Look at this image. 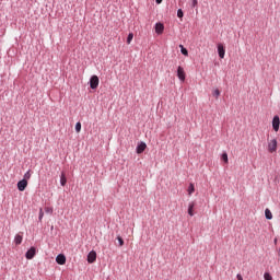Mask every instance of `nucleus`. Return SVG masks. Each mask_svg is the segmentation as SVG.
Returning a JSON list of instances; mask_svg holds the SVG:
<instances>
[{
  "mask_svg": "<svg viewBox=\"0 0 280 280\" xmlns=\"http://www.w3.org/2000/svg\"><path fill=\"white\" fill-rule=\"evenodd\" d=\"M177 78L182 81L185 82V69L183 67L177 68Z\"/></svg>",
  "mask_w": 280,
  "mask_h": 280,
  "instance_id": "9b49d317",
  "label": "nucleus"
},
{
  "mask_svg": "<svg viewBox=\"0 0 280 280\" xmlns=\"http://www.w3.org/2000/svg\"><path fill=\"white\" fill-rule=\"evenodd\" d=\"M212 95L213 97H215L217 100L220 97V90L215 89L213 92H212Z\"/></svg>",
  "mask_w": 280,
  "mask_h": 280,
  "instance_id": "4be33fe9",
  "label": "nucleus"
},
{
  "mask_svg": "<svg viewBox=\"0 0 280 280\" xmlns=\"http://www.w3.org/2000/svg\"><path fill=\"white\" fill-rule=\"evenodd\" d=\"M56 262H57L59 266H65V264H67V256H65V254H59V255H57V257H56Z\"/></svg>",
  "mask_w": 280,
  "mask_h": 280,
  "instance_id": "7ed1b4c3",
  "label": "nucleus"
},
{
  "mask_svg": "<svg viewBox=\"0 0 280 280\" xmlns=\"http://www.w3.org/2000/svg\"><path fill=\"white\" fill-rule=\"evenodd\" d=\"M116 240H118L119 246H124V238L121 236H117Z\"/></svg>",
  "mask_w": 280,
  "mask_h": 280,
  "instance_id": "a878e982",
  "label": "nucleus"
},
{
  "mask_svg": "<svg viewBox=\"0 0 280 280\" xmlns=\"http://www.w3.org/2000/svg\"><path fill=\"white\" fill-rule=\"evenodd\" d=\"M198 5V0H192L191 8H196Z\"/></svg>",
  "mask_w": 280,
  "mask_h": 280,
  "instance_id": "bb28decb",
  "label": "nucleus"
},
{
  "mask_svg": "<svg viewBox=\"0 0 280 280\" xmlns=\"http://www.w3.org/2000/svg\"><path fill=\"white\" fill-rule=\"evenodd\" d=\"M279 126H280V118L279 116H275L272 118V129L275 130V132H279Z\"/></svg>",
  "mask_w": 280,
  "mask_h": 280,
  "instance_id": "0eeeda50",
  "label": "nucleus"
},
{
  "mask_svg": "<svg viewBox=\"0 0 280 280\" xmlns=\"http://www.w3.org/2000/svg\"><path fill=\"white\" fill-rule=\"evenodd\" d=\"M145 148H148V144H145V142L141 141L137 148H136V152L137 154H143V152H145Z\"/></svg>",
  "mask_w": 280,
  "mask_h": 280,
  "instance_id": "423d86ee",
  "label": "nucleus"
},
{
  "mask_svg": "<svg viewBox=\"0 0 280 280\" xmlns=\"http://www.w3.org/2000/svg\"><path fill=\"white\" fill-rule=\"evenodd\" d=\"M236 278H237V280H244V278L240 273H237Z\"/></svg>",
  "mask_w": 280,
  "mask_h": 280,
  "instance_id": "cd10ccee",
  "label": "nucleus"
},
{
  "mask_svg": "<svg viewBox=\"0 0 280 280\" xmlns=\"http://www.w3.org/2000/svg\"><path fill=\"white\" fill-rule=\"evenodd\" d=\"M14 244H15V246H20V244H23V235L16 234L14 236Z\"/></svg>",
  "mask_w": 280,
  "mask_h": 280,
  "instance_id": "f8f14e48",
  "label": "nucleus"
},
{
  "mask_svg": "<svg viewBox=\"0 0 280 280\" xmlns=\"http://www.w3.org/2000/svg\"><path fill=\"white\" fill-rule=\"evenodd\" d=\"M45 217V212H43V209H39V215H38V220L39 222H43V218Z\"/></svg>",
  "mask_w": 280,
  "mask_h": 280,
  "instance_id": "5701e85b",
  "label": "nucleus"
},
{
  "mask_svg": "<svg viewBox=\"0 0 280 280\" xmlns=\"http://www.w3.org/2000/svg\"><path fill=\"white\" fill-rule=\"evenodd\" d=\"M279 256H280V249H279Z\"/></svg>",
  "mask_w": 280,
  "mask_h": 280,
  "instance_id": "7c9ffc66",
  "label": "nucleus"
},
{
  "mask_svg": "<svg viewBox=\"0 0 280 280\" xmlns=\"http://www.w3.org/2000/svg\"><path fill=\"white\" fill-rule=\"evenodd\" d=\"M60 185L61 187H65V185H67V176L65 175V172H62L60 175Z\"/></svg>",
  "mask_w": 280,
  "mask_h": 280,
  "instance_id": "4468645a",
  "label": "nucleus"
},
{
  "mask_svg": "<svg viewBox=\"0 0 280 280\" xmlns=\"http://www.w3.org/2000/svg\"><path fill=\"white\" fill-rule=\"evenodd\" d=\"M47 213H49V208H46Z\"/></svg>",
  "mask_w": 280,
  "mask_h": 280,
  "instance_id": "c756f323",
  "label": "nucleus"
},
{
  "mask_svg": "<svg viewBox=\"0 0 280 280\" xmlns=\"http://www.w3.org/2000/svg\"><path fill=\"white\" fill-rule=\"evenodd\" d=\"M268 151L272 154L273 152H277V139H272L270 142H268Z\"/></svg>",
  "mask_w": 280,
  "mask_h": 280,
  "instance_id": "39448f33",
  "label": "nucleus"
},
{
  "mask_svg": "<svg viewBox=\"0 0 280 280\" xmlns=\"http://www.w3.org/2000/svg\"><path fill=\"white\" fill-rule=\"evenodd\" d=\"M163 32H165V25L161 22L155 23V34L161 35Z\"/></svg>",
  "mask_w": 280,
  "mask_h": 280,
  "instance_id": "6e6552de",
  "label": "nucleus"
},
{
  "mask_svg": "<svg viewBox=\"0 0 280 280\" xmlns=\"http://www.w3.org/2000/svg\"><path fill=\"white\" fill-rule=\"evenodd\" d=\"M26 259H32L33 257H36V247H31L26 253H25Z\"/></svg>",
  "mask_w": 280,
  "mask_h": 280,
  "instance_id": "9d476101",
  "label": "nucleus"
},
{
  "mask_svg": "<svg viewBox=\"0 0 280 280\" xmlns=\"http://www.w3.org/2000/svg\"><path fill=\"white\" fill-rule=\"evenodd\" d=\"M265 218L266 220H272V212L270 211V209L265 210Z\"/></svg>",
  "mask_w": 280,
  "mask_h": 280,
  "instance_id": "dca6fc26",
  "label": "nucleus"
},
{
  "mask_svg": "<svg viewBox=\"0 0 280 280\" xmlns=\"http://www.w3.org/2000/svg\"><path fill=\"white\" fill-rule=\"evenodd\" d=\"M74 129H75V132H80V131L82 130V124H81L80 121H78V122L75 124Z\"/></svg>",
  "mask_w": 280,
  "mask_h": 280,
  "instance_id": "aec40b11",
  "label": "nucleus"
},
{
  "mask_svg": "<svg viewBox=\"0 0 280 280\" xmlns=\"http://www.w3.org/2000/svg\"><path fill=\"white\" fill-rule=\"evenodd\" d=\"M155 3H158V5H159V4L163 3V0H155Z\"/></svg>",
  "mask_w": 280,
  "mask_h": 280,
  "instance_id": "c85d7f7f",
  "label": "nucleus"
},
{
  "mask_svg": "<svg viewBox=\"0 0 280 280\" xmlns=\"http://www.w3.org/2000/svg\"><path fill=\"white\" fill-rule=\"evenodd\" d=\"M18 189L19 191H25V189H27V179H21L18 182Z\"/></svg>",
  "mask_w": 280,
  "mask_h": 280,
  "instance_id": "1a4fd4ad",
  "label": "nucleus"
},
{
  "mask_svg": "<svg viewBox=\"0 0 280 280\" xmlns=\"http://www.w3.org/2000/svg\"><path fill=\"white\" fill-rule=\"evenodd\" d=\"M194 207H196V203H194V201L189 202V205H188V215H190V218H194Z\"/></svg>",
  "mask_w": 280,
  "mask_h": 280,
  "instance_id": "ddd939ff",
  "label": "nucleus"
},
{
  "mask_svg": "<svg viewBox=\"0 0 280 280\" xmlns=\"http://www.w3.org/2000/svg\"><path fill=\"white\" fill-rule=\"evenodd\" d=\"M221 159H222V161H224V163H229V154L228 153H222Z\"/></svg>",
  "mask_w": 280,
  "mask_h": 280,
  "instance_id": "412c9836",
  "label": "nucleus"
},
{
  "mask_svg": "<svg viewBox=\"0 0 280 280\" xmlns=\"http://www.w3.org/2000/svg\"><path fill=\"white\" fill-rule=\"evenodd\" d=\"M98 86H100V77L94 74L90 78V89L95 91V89H97Z\"/></svg>",
  "mask_w": 280,
  "mask_h": 280,
  "instance_id": "f257e3e1",
  "label": "nucleus"
},
{
  "mask_svg": "<svg viewBox=\"0 0 280 280\" xmlns=\"http://www.w3.org/2000/svg\"><path fill=\"white\" fill-rule=\"evenodd\" d=\"M194 191H196V188H195L194 184H189V186H188V195L191 196V194H194Z\"/></svg>",
  "mask_w": 280,
  "mask_h": 280,
  "instance_id": "a211bd4d",
  "label": "nucleus"
},
{
  "mask_svg": "<svg viewBox=\"0 0 280 280\" xmlns=\"http://www.w3.org/2000/svg\"><path fill=\"white\" fill-rule=\"evenodd\" d=\"M97 261V253L95 250H91L88 254V264H95Z\"/></svg>",
  "mask_w": 280,
  "mask_h": 280,
  "instance_id": "f03ea898",
  "label": "nucleus"
},
{
  "mask_svg": "<svg viewBox=\"0 0 280 280\" xmlns=\"http://www.w3.org/2000/svg\"><path fill=\"white\" fill-rule=\"evenodd\" d=\"M179 48H180V54L183 56H189V50H187V48H185V46L179 45Z\"/></svg>",
  "mask_w": 280,
  "mask_h": 280,
  "instance_id": "2eb2a0df",
  "label": "nucleus"
},
{
  "mask_svg": "<svg viewBox=\"0 0 280 280\" xmlns=\"http://www.w3.org/2000/svg\"><path fill=\"white\" fill-rule=\"evenodd\" d=\"M219 58L223 59L226 54V48H224L223 44H218L217 46Z\"/></svg>",
  "mask_w": 280,
  "mask_h": 280,
  "instance_id": "20e7f679",
  "label": "nucleus"
},
{
  "mask_svg": "<svg viewBox=\"0 0 280 280\" xmlns=\"http://www.w3.org/2000/svg\"><path fill=\"white\" fill-rule=\"evenodd\" d=\"M264 279L265 280H272V276L270 275V272H265L264 273Z\"/></svg>",
  "mask_w": 280,
  "mask_h": 280,
  "instance_id": "393cba45",
  "label": "nucleus"
},
{
  "mask_svg": "<svg viewBox=\"0 0 280 280\" xmlns=\"http://www.w3.org/2000/svg\"><path fill=\"white\" fill-rule=\"evenodd\" d=\"M177 16H178V19H183V16H185V13L183 12V9L177 10Z\"/></svg>",
  "mask_w": 280,
  "mask_h": 280,
  "instance_id": "b1692460",
  "label": "nucleus"
},
{
  "mask_svg": "<svg viewBox=\"0 0 280 280\" xmlns=\"http://www.w3.org/2000/svg\"><path fill=\"white\" fill-rule=\"evenodd\" d=\"M30 178H32V173H31V171L28 170V171L24 174L23 180H30Z\"/></svg>",
  "mask_w": 280,
  "mask_h": 280,
  "instance_id": "6ab92c4d",
  "label": "nucleus"
},
{
  "mask_svg": "<svg viewBox=\"0 0 280 280\" xmlns=\"http://www.w3.org/2000/svg\"><path fill=\"white\" fill-rule=\"evenodd\" d=\"M132 38H135V34L129 33L127 36V45H130L132 43Z\"/></svg>",
  "mask_w": 280,
  "mask_h": 280,
  "instance_id": "f3484780",
  "label": "nucleus"
}]
</instances>
